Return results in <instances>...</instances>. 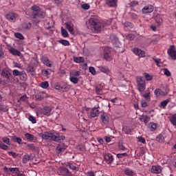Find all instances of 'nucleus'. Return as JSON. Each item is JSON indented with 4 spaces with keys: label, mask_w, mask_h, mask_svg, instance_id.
<instances>
[{
    "label": "nucleus",
    "mask_w": 176,
    "mask_h": 176,
    "mask_svg": "<svg viewBox=\"0 0 176 176\" xmlns=\"http://www.w3.org/2000/svg\"><path fill=\"white\" fill-rule=\"evenodd\" d=\"M39 136L41 137L43 140H48L49 141H54L55 142H61V141L65 139V136L55 135L50 131H45L43 133H40Z\"/></svg>",
    "instance_id": "nucleus-1"
},
{
    "label": "nucleus",
    "mask_w": 176,
    "mask_h": 176,
    "mask_svg": "<svg viewBox=\"0 0 176 176\" xmlns=\"http://www.w3.org/2000/svg\"><path fill=\"white\" fill-rule=\"evenodd\" d=\"M89 24L92 27L93 29L95 30V31H98V32H101V30L107 25L105 22L104 21H100L97 18L92 17L89 21Z\"/></svg>",
    "instance_id": "nucleus-2"
},
{
    "label": "nucleus",
    "mask_w": 176,
    "mask_h": 176,
    "mask_svg": "<svg viewBox=\"0 0 176 176\" xmlns=\"http://www.w3.org/2000/svg\"><path fill=\"white\" fill-rule=\"evenodd\" d=\"M136 80L138 83V90L140 93H142L145 91V89H146L145 80L142 77H138Z\"/></svg>",
    "instance_id": "nucleus-3"
},
{
    "label": "nucleus",
    "mask_w": 176,
    "mask_h": 176,
    "mask_svg": "<svg viewBox=\"0 0 176 176\" xmlns=\"http://www.w3.org/2000/svg\"><path fill=\"white\" fill-rule=\"evenodd\" d=\"M58 175L62 176H72V173L69 171V169L65 166H60L58 170Z\"/></svg>",
    "instance_id": "nucleus-4"
},
{
    "label": "nucleus",
    "mask_w": 176,
    "mask_h": 176,
    "mask_svg": "<svg viewBox=\"0 0 176 176\" xmlns=\"http://www.w3.org/2000/svg\"><path fill=\"white\" fill-rule=\"evenodd\" d=\"M104 58L106 61H112L113 60V56L111 52V48L106 47L104 51Z\"/></svg>",
    "instance_id": "nucleus-5"
},
{
    "label": "nucleus",
    "mask_w": 176,
    "mask_h": 176,
    "mask_svg": "<svg viewBox=\"0 0 176 176\" xmlns=\"http://www.w3.org/2000/svg\"><path fill=\"white\" fill-rule=\"evenodd\" d=\"M100 121L103 124L108 125L111 121V116L107 113H103L100 115Z\"/></svg>",
    "instance_id": "nucleus-6"
},
{
    "label": "nucleus",
    "mask_w": 176,
    "mask_h": 176,
    "mask_svg": "<svg viewBox=\"0 0 176 176\" xmlns=\"http://www.w3.org/2000/svg\"><path fill=\"white\" fill-rule=\"evenodd\" d=\"M7 20L8 21H11L12 23H14L16 20H17V17H19V14L14 12H9L6 16Z\"/></svg>",
    "instance_id": "nucleus-7"
},
{
    "label": "nucleus",
    "mask_w": 176,
    "mask_h": 176,
    "mask_svg": "<svg viewBox=\"0 0 176 176\" xmlns=\"http://www.w3.org/2000/svg\"><path fill=\"white\" fill-rule=\"evenodd\" d=\"M53 108L51 106H45L41 109V115H45V116H50L52 115V111Z\"/></svg>",
    "instance_id": "nucleus-8"
},
{
    "label": "nucleus",
    "mask_w": 176,
    "mask_h": 176,
    "mask_svg": "<svg viewBox=\"0 0 176 176\" xmlns=\"http://www.w3.org/2000/svg\"><path fill=\"white\" fill-rule=\"evenodd\" d=\"M155 8L152 5H147L145 6L142 9V14H148V13H152L153 12Z\"/></svg>",
    "instance_id": "nucleus-9"
},
{
    "label": "nucleus",
    "mask_w": 176,
    "mask_h": 176,
    "mask_svg": "<svg viewBox=\"0 0 176 176\" xmlns=\"http://www.w3.org/2000/svg\"><path fill=\"white\" fill-rule=\"evenodd\" d=\"M168 56L173 58V60H176V51H175V45H170V48L167 52Z\"/></svg>",
    "instance_id": "nucleus-10"
},
{
    "label": "nucleus",
    "mask_w": 176,
    "mask_h": 176,
    "mask_svg": "<svg viewBox=\"0 0 176 176\" xmlns=\"http://www.w3.org/2000/svg\"><path fill=\"white\" fill-rule=\"evenodd\" d=\"M100 115V110L98 109V107H94L91 109V110L89 112V118H97Z\"/></svg>",
    "instance_id": "nucleus-11"
},
{
    "label": "nucleus",
    "mask_w": 176,
    "mask_h": 176,
    "mask_svg": "<svg viewBox=\"0 0 176 176\" xmlns=\"http://www.w3.org/2000/svg\"><path fill=\"white\" fill-rule=\"evenodd\" d=\"M1 76L3 78H5V79H7V80H10L12 79V73L6 69H3L1 74Z\"/></svg>",
    "instance_id": "nucleus-12"
},
{
    "label": "nucleus",
    "mask_w": 176,
    "mask_h": 176,
    "mask_svg": "<svg viewBox=\"0 0 176 176\" xmlns=\"http://www.w3.org/2000/svg\"><path fill=\"white\" fill-rule=\"evenodd\" d=\"M41 61L44 64V65L49 67V68H52V67L53 66V62H52V60H50L47 56H43L41 58Z\"/></svg>",
    "instance_id": "nucleus-13"
},
{
    "label": "nucleus",
    "mask_w": 176,
    "mask_h": 176,
    "mask_svg": "<svg viewBox=\"0 0 176 176\" xmlns=\"http://www.w3.org/2000/svg\"><path fill=\"white\" fill-rule=\"evenodd\" d=\"M154 94L156 96V97H160V96H167L168 94V90H166V92H164L160 89H156L154 91Z\"/></svg>",
    "instance_id": "nucleus-14"
},
{
    "label": "nucleus",
    "mask_w": 176,
    "mask_h": 176,
    "mask_svg": "<svg viewBox=\"0 0 176 176\" xmlns=\"http://www.w3.org/2000/svg\"><path fill=\"white\" fill-rule=\"evenodd\" d=\"M104 159L108 164H111L113 162V155L111 153L104 154Z\"/></svg>",
    "instance_id": "nucleus-15"
},
{
    "label": "nucleus",
    "mask_w": 176,
    "mask_h": 176,
    "mask_svg": "<svg viewBox=\"0 0 176 176\" xmlns=\"http://www.w3.org/2000/svg\"><path fill=\"white\" fill-rule=\"evenodd\" d=\"M105 3L109 8H116L118 6V0H105Z\"/></svg>",
    "instance_id": "nucleus-16"
},
{
    "label": "nucleus",
    "mask_w": 176,
    "mask_h": 176,
    "mask_svg": "<svg viewBox=\"0 0 176 176\" xmlns=\"http://www.w3.org/2000/svg\"><path fill=\"white\" fill-rule=\"evenodd\" d=\"M133 52L136 56H138L139 57H145V52L138 49V48H133Z\"/></svg>",
    "instance_id": "nucleus-17"
},
{
    "label": "nucleus",
    "mask_w": 176,
    "mask_h": 176,
    "mask_svg": "<svg viewBox=\"0 0 176 176\" xmlns=\"http://www.w3.org/2000/svg\"><path fill=\"white\" fill-rule=\"evenodd\" d=\"M45 16H46L45 12L40 10L37 13H35L34 16L32 17L33 19H45Z\"/></svg>",
    "instance_id": "nucleus-18"
},
{
    "label": "nucleus",
    "mask_w": 176,
    "mask_h": 176,
    "mask_svg": "<svg viewBox=\"0 0 176 176\" xmlns=\"http://www.w3.org/2000/svg\"><path fill=\"white\" fill-rule=\"evenodd\" d=\"M151 173L153 174H160L162 173V167L160 166H153Z\"/></svg>",
    "instance_id": "nucleus-19"
},
{
    "label": "nucleus",
    "mask_w": 176,
    "mask_h": 176,
    "mask_svg": "<svg viewBox=\"0 0 176 176\" xmlns=\"http://www.w3.org/2000/svg\"><path fill=\"white\" fill-rule=\"evenodd\" d=\"M4 171H6V173H9V171H10V173H14V174H19V173H20V169H19V168H8V167H5Z\"/></svg>",
    "instance_id": "nucleus-20"
},
{
    "label": "nucleus",
    "mask_w": 176,
    "mask_h": 176,
    "mask_svg": "<svg viewBox=\"0 0 176 176\" xmlns=\"http://www.w3.org/2000/svg\"><path fill=\"white\" fill-rule=\"evenodd\" d=\"M99 71L100 72H103V74H106L107 75H109V69L107 66H99L98 67Z\"/></svg>",
    "instance_id": "nucleus-21"
},
{
    "label": "nucleus",
    "mask_w": 176,
    "mask_h": 176,
    "mask_svg": "<svg viewBox=\"0 0 176 176\" xmlns=\"http://www.w3.org/2000/svg\"><path fill=\"white\" fill-rule=\"evenodd\" d=\"M32 24L31 23H23L21 25V30H31Z\"/></svg>",
    "instance_id": "nucleus-22"
},
{
    "label": "nucleus",
    "mask_w": 176,
    "mask_h": 176,
    "mask_svg": "<svg viewBox=\"0 0 176 176\" xmlns=\"http://www.w3.org/2000/svg\"><path fill=\"white\" fill-rule=\"evenodd\" d=\"M65 26L67 30H68L69 32H70V34H74V25H72V23L67 22L65 23Z\"/></svg>",
    "instance_id": "nucleus-23"
},
{
    "label": "nucleus",
    "mask_w": 176,
    "mask_h": 176,
    "mask_svg": "<svg viewBox=\"0 0 176 176\" xmlns=\"http://www.w3.org/2000/svg\"><path fill=\"white\" fill-rule=\"evenodd\" d=\"M66 167H69L70 170H73V171H79V168L75 166L70 162H67L65 164Z\"/></svg>",
    "instance_id": "nucleus-24"
},
{
    "label": "nucleus",
    "mask_w": 176,
    "mask_h": 176,
    "mask_svg": "<svg viewBox=\"0 0 176 176\" xmlns=\"http://www.w3.org/2000/svg\"><path fill=\"white\" fill-rule=\"evenodd\" d=\"M25 138H26L28 141L32 142V141H34L35 140V135L31 133H26L25 134Z\"/></svg>",
    "instance_id": "nucleus-25"
},
{
    "label": "nucleus",
    "mask_w": 176,
    "mask_h": 176,
    "mask_svg": "<svg viewBox=\"0 0 176 176\" xmlns=\"http://www.w3.org/2000/svg\"><path fill=\"white\" fill-rule=\"evenodd\" d=\"M71 89V86L68 84H63L60 85V91H68Z\"/></svg>",
    "instance_id": "nucleus-26"
},
{
    "label": "nucleus",
    "mask_w": 176,
    "mask_h": 176,
    "mask_svg": "<svg viewBox=\"0 0 176 176\" xmlns=\"http://www.w3.org/2000/svg\"><path fill=\"white\" fill-rule=\"evenodd\" d=\"M74 63H76L77 64H80V63H85V58H83L82 56L74 57Z\"/></svg>",
    "instance_id": "nucleus-27"
},
{
    "label": "nucleus",
    "mask_w": 176,
    "mask_h": 176,
    "mask_svg": "<svg viewBox=\"0 0 176 176\" xmlns=\"http://www.w3.org/2000/svg\"><path fill=\"white\" fill-rule=\"evenodd\" d=\"M70 76H73L76 78V76H80V72L78 70H72L69 72Z\"/></svg>",
    "instance_id": "nucleus-28"
},
{
    "label": "nucleus",
    "mask_w": 176,
    "mask_h": 176,
    "mask_svg": "<svg viewBox=\"0 0 176 176\" xmlns=\"http://www.w3.org/2000/svg\"><path fill=\"white\" fill-rule=\"evenodd\" d=\"M10 53H12V54H13L14 56H18L19 57V56H21V52H20V51L12 48L10 50Z\"/></svg>",
    "instance_id": "nucleus-29"
},
{
    "label": "nucleus",
    "mask_w": 176,
    "mask_h": 176,
    "mask_svg": "<svg viewBox=\"0 0 176 176\" xmlns=\"http://www.w3.org/2000/svg\"><path fill=\"white\" fill-rule=\"evenodd\" d=\"M58 43H60L63 46H69V45H71V43L67 40H65V39L58 40Z\"/></svg>",
    "instance_id": "nucleus-30"
},
{
    "label": "nucleus",
    "mask_w": 176,
    "mask_h": 176,
    "mask_svg": "<svg viewBox=\"0 0 176 176\" xmlns=\"http://www.w3.org/2000/svg\"><path fill=\"white\" fill-rule=\"evenodd\" d=\"M64 151H65V148H64V145L63 144H58L56 146V152L58 153H61V152H64Z\"/></svg>",
    "instance_id": "nucleus-31"
},
{
    "label": "nucleus",
    "mask_w": 176,
    "mask_h": 176,
    "mask_svg": "<svg viewBox=\"0 0 176 176\" xmlns=\"http://www.w3.org/2000/svg\"><path fill=\"white\" fill-rule=\"evenodd\" d=\"M32 17L35 16V13H37L41 10V8L38 6H33L32 7Z\"/></svg>",
    "instance_id": "nucleus-32"
},
{
    "label": "nucleus",
    "mask_w": 176,
    "mask_h": 176,
    "mask_svg": "<svg viewBox=\"0 0 176 176\" xmlns=\"http://www.w3.org/2000/svg\"><path fill=\"white\" fill-rule=\"evenodd\" d=\"M124 173L125 174V175H128V176H133L134 175V172L129 168H126L124 170Z\"/></svg>",
    "instance_id": "nucleus-33"
},
{
    "label": "nucleus",
    "mask_w": 176,
    "mask_h": 176,
    "mask_svg": "<svg viewBox=\"0 0 176 176\" xmlns=\"http://www.w3.org/2000/svg\"><path fill=\"white\" fill-rule=\"evenodd\" d=\"M12 140L13 141H14V142H16L17 144H20L23 143V139L17 136H13Z\"/></svg>",
    "instance_id": "nucleus-34"
},
{
    "label": "nucleus",
    "mask_w": 176,
    "mask_h": 176,
    "mask_svg": "<svg viewBox=\"0 0 176 176\" xmlns=\"http://www.w3.org/2000/svg\"><path fill=\"white\" fill-rule=\"evenodd\" d=\"M69 80L72 82V83H74V85H76L78 82H79V78L70 76Z\"/></svg>",
    "instance_id": "nucleus-35"
},
{
    "label": "nucleus",
    "mask_w": 176,
    "mask_h": 176,
    "mask_svg": "<svg viewBox=\"0 0 176 176\" xmlns=\"http://www.w3.org/2000/svg\"><path fill=\"white\" fill-rule=\"evenodd\" d=\"M14 36H16L17 39H20V41H24V36L20 32L14 33Z\"/></svg>",
    "instance_id": "nucleus-36"
},
{
    "label": "nucleus",
    "mask_w": 176,
    "mask_h": 176,
    "mask_svg": "<svg viewBox=\"0 0 176 176\" xmlns=\"http://www.w3.org/2000/svg\"><path fill=\"white\" fill-rule=\"evenodd\" d=\"M140 5V3L138 1H132L130 2L129 6L131 8H135V6H138Z\"/></svg>",
    "instance_id": "nucleus-37"
},
{
    "label": "nucleus",
    "mask_w": 176,
    "mask_h": 176,
    "mask_svg": "<svg viewBox=\"0 0 176 176\" xmlns=\"http://www.w3.org/2000/svg\"><path fill=\"white\" fill-rule=\"evenodd\" d=\"M168 102H170V99H166V100L161 102L160 105L162 107V108H166V107H167Z\"/></svg>",
    "instance_id": "nucleus-38"
},
{
    "label": "nucleus",
    "mask_w": 176,
    "mask_h": 176,
    "mask_svg": "<svg viewBox=\"0 0 176 176\" xmlns=\"http://www.w3.org/2000/svg\"><path fill=\"white\" fill-rule=\"evenodd\" d=\"M155 20L158 25H162V23H163V19H162V17H160V16H155Z\"/></svg>",
    "instance_id": "nucleus-39"
},
{
    "label": "nucleus",
    "mask_w": 176,
    "mask_h": 176,
    "mask_svg": "<svg viewBox=\"0 0 176 176\" xmlns=\"http://www.w3.org/2000/svg\"><path fill=\"white\" fill-rule=\"evenodd\" d=\"M28 160H31V156L30 155H25L22 160L23 164H27Z\"/></svg>",
    "instance_id": "nucleus-40"
},
{
    "label": "nucleus",
    "mask_w": 176,
    "mask_h": 176,
    "mask_svg": "<svg viewBox=\"0 0 176 176\" xmlns=\"http://www.w3.org/2000/svg\"><path fill=\"white\" fill-rule=\"evenodd\" d=\"M40 87H42V89H47L49 87V82L44 81L40 84Z\"/></svg>",
    "instance_id": "nucleus-41"
},
{
    "label": "nucleus",
    "mask_w": 176,
    "mask_h": 176,
    "mask_svg": "<svg viewBox=\"0 0 176 176\" xmlns=\"http://www.w3.org/2000/svg\"><path fill=\"white\" fill-rule=\"evenodd\" d=\"M122 131L125 133V134H130V133H131V129L129 126H124L122 128Z\"/></svg>",
    "instance_id": "nucleus-42"
},
{
    "label": "nucleus",
    "mask_w": 176,
    "mask_h": 176,
    "mask_svg": "<svg viewBox=\"0 0 176 176\" xmlns=\"http://www.w3.org/2000/svg\"><path fill=\"white\" fill-rule=\"evenodd\" d=\"M170 123H172V124L173 126H176V114L173 115L170 117Z\"/></svg>",
    "instance_id": "nucleus-43"
},
{
    "label": "nucleus",
    "mask_w": 176,
    "mask_h": 176,
    "mask_svg": "<svg viewBox=\"0 0 176 176\" xmlns=\"http://www.w3.org/2000/svg\"><path fill=\"white\" fill-rule=\"evenodd\" d=\"M2 141L4 144H6V145H10V139L9 138L3 137L2 138Z\"/></svg>",
    "instance_id": "nucleus-44"
},
{
    "label": "nucleus",
    "mask_w": 176,
    "mask_h": 176,
    "mask_svg": "<svg viewBox=\"0 0 176 176\" xmlns=\"http://www.w3.org/2000/svg\"><path fill=\"white\" fill-rule=\"evenodd\" d=\"M156 141L158 142H164V137L162 135H158L156 137Z\"/></svg>",
    "instance_id": "nucleus-45"
},
{
    "label": "nucleus",
    "mask_w": 176,
    "mask_h": 176,
    "mask_svg": "<svg viewBox=\"0 0 176 176\" xmlns=\"http://www.w3.org/2000/svg\"><path fill=\"white\" fill-rule=\"evenodd\" d=\"M163 72L166 76H168V77L171 76V72H170V70H168V69L167 68L163 69Z\"/></svg>",
    "instance_id": "nucleus-46"
},
{
    "label": "nucleus",
    "mask_w": 176,
    "mask_h": 176,
    "mask_svg": "<svg viewBox=\"0 0 176 176\" xmlns=\"http://www.w3.org/2000/svg\"><path fill=\"white\" fill-rule=\"evenodd\" d=\"M144 76L146 80H147V81L152 80V79H153V77L148 73H144Z\"/></svg>",
    "instance_id": "nucleus-47"
},
{
    "label": "nucleus",
    "mask_w": 176,
    "mask_h": 176,
    "mask_svg": "<svg viewBox=\"0 0 176 176\" xmlns=\"http://www.w3.org/2000/svg\"><path fill=\"white\" fill-rule=\"evenodd\" d=\"M61 34L63 38H68V32H67V30L63 28L61 29Z\"/></svg>",
    "instance_id": "nucleus-48"
},
{
    "label": "nucleus",
    "mask_w": 176,
    "mask_h": 176,
    "mask_svg": "<svg viewBox=\"0 0 176 176\" xmlns=\"http://www.w3.org/2000/svg\"><path fill=\"white\" fill-rule=\"evenodd\" d=\"M153 61H155L157 67H162V65H160V61H162V59H160V58L157 59L156 58H153Z\"/></svg>",
    "instance_id": "nucleus-49"
},
{
    "label": "nucleus",
    "mask_w": 176,
    "mask_h": 176,
    "mask_svg": "<svg viewBox=\"0 0 176 176\" xmlns=\"http://www.w3.org/2000/svg\"><path fill=\"white\" fill-rule=\"evenodd\" d=\"M12 75L14 76H20L21 75V72L19 71L18 69H14L12 71Z\"/></svg>",
    "instance_id": "nucleus-50"
},
{
    "label": "nucleus",
    "mask_w": 176,
    "mask_h": 176,
    "mask_svg": "<svg viewBox=\"0 0 176 176\" xmlns=\"http://www.w3.org/2000/svg\"><path fill=\"white\" fill-rule=\"evenodd\" d=\"M0 149H3V151H8V149H9V146L3 143H0Z\"/></svg>",
    "instance_id": "nucleus-51"
},
{
    "label": "nucleus",
    "mask_w": 176,
    "mask_h": 176,
    "mask_svg": "<svg viewBox=\"0 0 176 176\" xmlns=\"http://www.w3.org/2000/svg\"><path fill=\"white\" fill-rule=\"evenodd\" d=\"M19 76L21 80H27V78H28L27 74L21 72V74Z\"/></svg>",
    "instance_id": "nucleus-52"
},
{
    "label": "nucleus",
    "mask_w": 176,
    "mask_h": 176,
    "mask_svg": "<svg viewBox=\"0 0 176 176\" xmlns=\"http://www.w3.org/2000/svg\"><path fill=\"white\" fill-rule=\"evenodd\" d=\"M134 38L135 36L133 34H129L126 35V39H128V41H133Z\"/></svg>",
    "instance_id": "nucleus-53"
},
{
    "label": "nucleus",
    "mask_w": 176,
    "mask_h": 176,
    "mask_svg": "<svg viewBox=\"0 0 176 176\" xmlns=\"http://www.w3.org/2000/svg\"><path fill=\"white\" fill-rule=\"evenodd\" d=\"M143 97L147 100V101L151 100V92H147L143 95Z\"/></svg>",
    "instance_id": "nucleus-54"
},
{
    "label": "nucleus",
    "mask_w": 176,
    "mask_h": 176,
    "mask_svg": "<svg viewBox=\"0 0 176 176\" xmlns=\"http://www.w3.org/2000/svg\"><path fill=\"white\" fill-rule=\"evenodd\" d=\"M81 8L84 10H89L90 9V5L89 3H85L81 6Z\"/></svg>",
    "instance_id": "nucleus-55"
},
{
    "label": "nucleus",
    "mask_w": 176,
    "mask_h": 176,
    "mask_svg": "<svg viewBox=\"0 0 176 176\" xmlns=\"http://www.w3.org/2000/svg\"><path fill=\"white\" fill-rule=\"evenodd\" d=\"M44 97L43 96L41 95V94H36L35 95V99L37 101H42V100H43Z\"/></svg>",
    "instance_id": "nucleus-56"
},
{
    "label": "nucleus",
    "mask_w": 176,
    "mask_h": 176,
    "mask_svg": "<svg viewBox=\"0 0 176 176\" xmlns=\"http://www.w3.org/2000/svg\"><path fill=\"white\" fill-rule=\"evenodd\" d=\"M142 119H143V122L144 123H145V124H148L149 120H151V118L148 117V116H144Z\"/></svg>",
    "instance_id": "nucleus-57"
},
{
    "label": "nucleus",
    "mask_w": 176,
    "mask_h": 176,
    "mask_svg": "<svg viewBox=\"0 0 176 176\" xmlns=\"http://www.w3.org/2000/svg\"><path fill=\"white\" fill-rule=\"evenodd\" d=\"M137 140L139 142H142V144H146V140L144 138H142V136H138L137 138Z\"/></svg>",
    "instance_id": "nucleus-58"
},
{
    "label": "nucleus",
    "mask_w": 176,
    "mask_h": 176,
    "mask_svg": "<svg viewBox=\"0 0 176 176\" xmlns=\"http://www.w3.org/2000/svg\"><path fill=\"white\" fill-rule=\"evenodd\" d=\"M30 122H32V123L35 124L36 123V119L33 116H30L28 118Z\"/></svg>",
    "instance_id": "nucleus-59"
},
{
    "label": "nucleus",
    "mask_w": 176,
    "mask_h": 176,
    "mask_svg": "<svg viewBox=\"0 0 176 176\" xmlns=\"http://www.w3.org/2000/svg\"><path fill=\"white\" fill-rule=\"evenodd\" d=\"M126 156H128L127 153L117 154V157H118V159H122V157H124Z\"/></svg>",
    "instance_id": "nucleus-60"
},
{
    "label": "nucleus",
    "mask_w": 176,
    "mask_h": 176,
    "mask_svg": "<svg viewBox=\"0 0 176 176\" xmlns=\"http://www.w3.org/2000/svg\"><path fill=\"white\" fill-rule=\"evenodd\" d=\"M89 69V72L92 75H96V74H97V72H96V69L94 67H90Z\"/></svg>",
    "instance_id": "nucleus-61"
},
{
    "label": "nucleus",
    "mask_w": 176,
    "mask_h": 176,
    "mask_svg": "<svg viewBox=\"0 0 176 176\" xmlns=\"http://www.w3.org/2000/svg\"><path fill=\"white\" fill-rule=\"evenodd\" d=\"M8 155H12V157H14V159H16V157H19V154H17L13 151L8 152Z\"/></svg>",
    "instance_id": "nucleus-62"
},
{
    "label": "nucleus",
    "mask_w": 176,
    "mask_h": 176,
    "mask_svg": "<svg viewBox=\"0 0 176 176\" xmlns=\"http://www.w3.org/2000/svg\"><path fill=\"white\" fill-rule=\"evenodd\" d=\"M28 148H30L31 151H35L36 149V147L33 144H28L27 145Z\"/></svg>",
    "instance_id": "nucleus-63"
},
{
    "label": "nucleus",
    "mask_w": 176,
    "mask_h": 176,
    "mask_svg": "<svg viewBox=\"0 0 176 176\" xmlns=\"http://www.w3.org/2000/svg\"><path fill=\"white\" fill-rule=\"evenodd\" d=\"M124 27H130V28H132L133 23H131V22L126 21V22L124 23Z\"/></svg>",
    "instance_id": "nucleus-64"
}]
</instances>
